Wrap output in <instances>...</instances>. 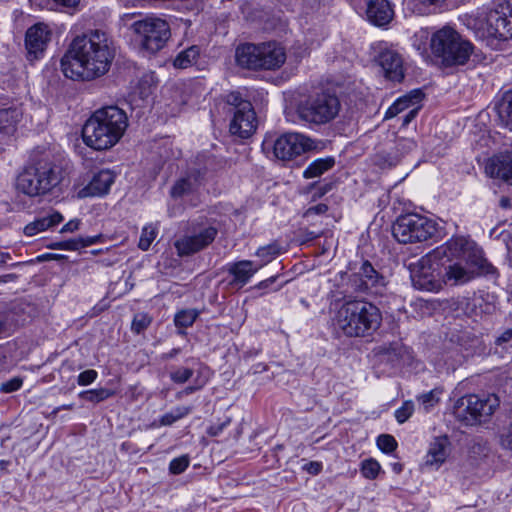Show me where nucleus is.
Returning <instances> with one entry per match:
<instances>
[{
	"label": "nucleus",
	"mask_w": 512,
	"mask_h": 512,
	"mask_svg": "<svg viewBox=\"0 0 512 512\" xmlns=\"http://www.w3.org/2000/svg\"><path fill=\"white\" fill-rule=\"evenodd\" d=\"M114 56L109 36L90 30L73 38L61 59V69L69 79L91 81L109 71Z\"/></svg>",
	"instance_id": "obj_1"
},
{
	"label": "nucleus",
	"mask_w": 512,
	"mask_h": 512,
	"mask_svg": "<svg viewBox=\"0 0 512 512\" xmlns=\"http://www.w3.org/2000/svg\"><path fill=\"white\" fill-rule=\"evenodd\" d=\"M443 281L450 285L465 284L477 276L495 274V267L483 256V251L470 238L452 237L441 246Z\"/></svg>",
	"instance_id": "obj_2"
},
{
	"label": "nucleus",
	"mask_w": 512,
	"mask_h": 512,
	"mask_svg": "<svg viewBox=\"0 0 512 512\" xmlns=\"http://www.w3.org/2000/svg\"><path fill=\"white\" fill-rule=\"evenodd\" d=\"M128 126L126 113L117 106L96 110L82 128L84 143L98 151L108 150L118 143Z\"/></svg>",
	"instance_id": "obj_3"
},
{
	"label": "nucleus",
	"mask_w": 512,
	"mask_h": 512,
	"mask_svg": "<svg viewBox=\"0 0 512 512\" xmlns=\"http://www.w3.org/2000/svg\"><path fill=\"white\" fill-rule=\"evenodd\" d=\"M381 323L379 308L365 300L345 301L333 318L335 328L348 337L371 336Z\"/></svg>",
	"instance_id": "obj_4"
},
{
	"label": "nucleus",
	"mask_w": 512,
	"mask_h": 512,
	"mask_svg": "<svg viewBox=\"0 0 512 512\" xmlns=\"http://www.w3.org/2000/svg\"><path fill=\"white\" fill-rule=\"evenodd\" d=\"M66 176L62 166L44 155L18 176L16 187L23 194L35 197L52 191L65 181Z\"/></svg>",
	"instance_id": "obj_5"
},
{
	"label": "nucleus",
	"mask_w": 512,
	"mask_h": 512,
	"mask_svg": "<svg viewBox=\"0 0 512 512\" xmlns=\"http://www.w3.org/2000/svg\"><path fill=\"white\" fill-rule=\"evenodd\" d=\"M474 28L482 38H512V1L496 0L474 19Z\"/></svg>",
	"instance_id": "obj_6"
},
{
	"label": "nucleus",
	"mask_w": 512,
	"mask_h": 512,
	"mask_svg": "<svg viewBox=\"0 0 512 512\" xmlns=\"http://www.w3.org/2000/svg\"><path fill=\"white\" fill-rule=\"evenodd\" d=\"M431 50L447 66L463 65L469 59L473 46L452 27L444 26L432 34Z\"/></svg>",
	"instance_id": "obj_7"
},
{
	"label": "nucleus",
	"mask_w": 512,
	"mask_h": 512,
	"mask_svg": "<svg viewBox=\"0 0 512 512\" xmlns=\"http://www.w3.org/2000/svg\"><path fill=\"white\" fill-rule=\"evenodd\" d=\"M340 109L341 103L337 95L330 91H322L300 102L297 114L306 123L324 125L334 120Z\"/></svg>",
	"instance_id": "obj_8"
},
{
	"label": "nucleus",
	"mask_w": 512,
	"mask_h": 512,
	"mask_svg": "<svg viewBox=\"0 0 512 512\" xmlns=\"http://www.w3.org/2000/svg\"><path fill=\"white\" fill-rule=\"evenodd\" d=\"M139 47L151 54L163 49L171 37L168 22L159 17H146L133 22L130 26Z\"/></svg>",
	"instance_id": "obj_9"
},
{
	"label": "nucleus",
	"mask_w": 512,
	"mask_h": 512,
	"mask_svg": "<svg viewBox=\"0 0 512 512\" xmlns=\"http://www.w3.org/2000/svg\"><path fill=\"white\" fill-rule=\"evenodd\" d=\"M499 404L500 400L495 394L466 395L456 401L453 413L464 424L474 425L488 421Z\"/></svg>",
	"instance_id": "obj_10"
},
{
	"label": "nucleus",
	"mask_w": 512,
	"mask_h": 512,
	"mask_svg": "<svg viewBox=\"0 0 512 512\" xmlns=\"http://www.w3.org/2000/svg\"><path fill=\"white\" fill-rule=\"evenodd\" d=\"M436 233V222L417 213L400 215L392 226L394 238L403 244L427 241Z\"/></svg>",
	"instance_id": "obj_11"
},
{
	"label": "nucleus",
	"mask_w": 512,
	"mask_h": 512,
	"mask_svg": "<svg viewBox=\"0 0 512 512\" xmlns=\"http://www.w3.org/2000/svg\"><path fill=\"white\" fill-rule=\"evenodd\" d=\"M443 251L440 246L413 265L411 279L415 288L433 291L440 287V280L443 279L442 259L445 256Z\"/></svg>",
	"instance_id": "obj_12"
},
{
	"label": "nucleus",
	"mask_w": 512,
	"mask_h": 512,
	"mask_svg": "<svg viewBox=\"0 0 512 512\" xmlns=\"http://www.w3.org/2000/svg\"><path fill=\"white\" fill-rule=\"evenodd\" d=\"M316 148L315 142L300 133H285L276 140H264L262 149L281 161H290L293 158Z\"/></svg>",
	"instance_id": "obj_13"
},
{
	"label": "nucleus",
	"mask_w": 512,
	"mask_h": 512,
	"mask_svg": "<svg viewBox=\"0 0 512 512\" xmlns=\"http://www.w3.org/2000/svg\"><path fill=\"white\" fill-rule=\"evenodd\" d=\"M217 234V228L212 225L192 224L191 228L175 241L177 254L181 257L195 254L209 246Z\"/></svg>",
	"instance_id": "obj_14"
},
{
	"label": "nucleus",
	"mask_w": 512,
	"mask_h": 512,
	"mask_svg": "<svg viewBox=\"0 0 512 512\" xmlns=\"http://www.w3.org/2000/svg\"><path fill=\"white\" fill-rule=\"evenodd\" d=\"M229 125V132L241 139L250 137L256 130L257 118L251 103H243L240 110L234 111Z\"/></svg>",
	"instance_id": "obj_15"
},
{
	"label": "nucleus",
	"mask_w": 512,
	"mask_h": 512,
	"mask_svg": "<svg viewBox=\"0 0 512 512\" xmlns=\"http://www.w3.org/2000/svg\"><path fill=\"white\" fill-rule=\"evenodd\" d=\"M50 40L51 31L47 25L38 23L30 27L25 36L28 59L32 61L40 58Z\"/></svg>",
	"instance_id": "obj_16"
},
{
	"label": "nucleus",
	"mask_w": 512,
	"mask_h": 512,
	"mask_svg": "<svg viewBox=\"0 0 512 512\" xmlns=\"http://www.w3.org/2000/svg\"><path fill=\"white\" fill-rule=\"evenodd\" d=\"M351 281L354 290L358 292L378 293V288L384 286V278L368 261L362 263L359 271L353 274Z\"/></svg>",
	"instance_id": "obj_17"
},
{
	"label": "nucleus",
	"mask_w": 512,
	"mask_h": 512,
	"mask_svg": "<svg viewBox=\"0 0 512 512\" xmlns=\"http://www.w3.org/2000/svg\"><path fill=\"white\" fill-rule=\"evenodd\" d=\"M377 63L382 68L384 76L394 82H400L404 78L403 58L396 51L388 47H384L379 52Z\"/></svg>",
	"instance_id": "obj_18"
},
{
	"label": "nucleus",
	"mask_w": 512,
	"mask_h": 512,
	"mask_svg": "<svg viewBox=\"0 0 512 512\" xmlns=\"http://www.w3.org/2000/svg\"><path fill=\"white\" fill-rule=\"evenodd\" d=\"M365 12L368 21L378 27L387 26L394 18V10L389 0H366Z\"/></svg>",
	"instance_id": "obj_19"
},
{
	"label": "nucleus",
	"mask_w": 512,
	"mask_h": 512,
	"mask_svg": "<svg viewBox=\"0 0 512 512\" xmlns=\"http://www.w3.org/2000/svg\"><path fill=\"white\" fill-rule=\"evenodd\" d=\"M262 267L250 260H241L227 266V271L232 277L228 285L240 289L246 285L252 276Z\"/></svg>",
	"instance_id": "obj_20"
},
{
	"label": "nucleus",
	"mask_w": 512,
	"mask_h": 512,
	"mask_svg": "<svg viewBox=\"0 0 512 512\" xmlns=\"http://www.w3.org/2000/svg\"><path fill=\"white\" fill-rule=\"evenodd\" d=\"M236 61L239 66L247 69L259 70L263 69L261 62V43H246L237 47Z\"/></svg>",
	"instance_id": "obj_21"
},
{
	"label": "nucleus",
	"mask_w": 512,
	"mask_h": 512,
	"mask_svg": "<svg viewBox=\"0 0 512 512\" xmlns=\"http://www.w3.org/2000/svg\"><path fill=\"white\" fill-rule=\"evenodd\" d=\"M115 176L110 170L95 174L89 184L79 191V197L101 196L106 194L114 183Z\"/></svg>",
	"instance_id": "obj_22"
},
{
	"label": "nucleus",
	"mask_w": 512,
	"mask_h": 512,
	"mask_svg": "<svg viewBox=\"0 0 512 512\" xmlns=\"http://www.w3.org/2000/svg\"><path fill=\"white\" fill-rule=\"evenodd\" d=\"M286 60L285 49L276 42L261 43V62L263 70L280 68Z\"/></svg>",
	"instance_id": "obj_23"
},
{
	"label": "nucleus",
	"mask_w": 512,
	"mask_h": 512,
	"mask_svg": "<svg viewBox=\"0 0 512 512\" xmlns=\"http://www.w3.org/2000/svg\"><path fill=\"white\" fill-rule=\"evenodd\" d=\"M486 172L495 178L512 184V154L492 158L486 166Z\"/></svg>",
	"instance_id": "obj_24"
},
{
	"label": "nucleus",
	"mask_w": 512,
	"mask_h": 512,
	"mask_svg": "<svg viewBox=\"0 0 512 512\" xmlns=\"http://www.w3.org/2000/svg\"><path fill=\"white\" fill-rule=\"evenodd\" d=\"M450 442L446 436L435 438L427 451L425 465L438 468L448 457Z\"/></svg>",
	"instance_id": "obj_25"
},
{
	"label": "nucleus",
	"mask_w": 512,
	"mask_h": 512,
	"mask_svg": "<svg viewBox=\"0 0 512 512\" xmlns=\"http://www.w3.org/2000/svg\"><path fill=\"white\" fill-rule=\"evenodd\" d=\"M423 97L424 94L419 89L413 90L407 95L400 97L388 108L385 114V118H393L404 110L410 109L411 107L419 104Z\"/></svg>",
	"instance_id": "obj_26"
},
{
	"label": "nucleus",
	"mask_w": 512,
	"mask_h": 512,
	"mask_svg": "<svg viewBox=\"0 0 512 512\" xmlns=\"http://www.w3.org/2000/svg\"><path fill=\"white\" fill-rule=\"evenodd\" d=\"M63 221V216L59 212L45 215L35 219L33 222L27 224L24 228V233L27 236H34L39 232L45 231Z\"/></svg>",
	"instance_id": "obj_27"
},
{
	"label": "nucleus",
	"mask_w": 512,
	"mask_h": 512,
	"mask_svg": "<svg viewBox=\"0 0 512 512\" xmlns=\"http://www.w3.org/2000/svg\"><path fill=\"white\" fill-rule=\"evenodd\" d=\"M100 238H101V235L87 236V237L80 236L77 238L52 243L48 247L51 249L75 251V250L86 248L93 244L98 243Z\"/></svg>",
	"instance_id": "obj_28"
},
{
	"label": "nucleus",
	"mask_w": 512,
	"mask_h": 512,
	"mask_svg": "<svg viewBox=\"0 0 512 512\" xmlns=\"http://www.w3.org/2000/svg\"><path fill=\"white\" fill-rule=\"evenodd\" d=\"M199 184V175L198 174H188L186 177H183L176 181V183L171 188V196L172 197H182L193 190Z\"/></svg>",
	"instance_id": "obj_29"
},
{
	"label": "nucleus",
	"mask_w": 512,
	"mask_h": 512,
	"mask_svg": "<svg viewBox=\"0 0 512 512\" xmlns=\"http://www.w3.org/2000/svg\"><path fill=\"white\" fill-rule=\"evenodd\" d=\"M200 56V47L193 45L177 54L173 65L179 69H185L195 64Z\"/></svg>",
	"instance_id": "obj_30"
},
{
	"label": "nucleus",
	"mask_w": 512,
	"mask_h": 512,
	"mask_svg": "<svg viewBox=\"0 0 512 512\" xmlns=\"http://www.w3.org/2000/svg\"><path fill=\"white\" fill-rule=\"evenodd\" d=\"M335 165L333 157L319 158L313 161L304 171L303 176L311 179L321 176Z\"/></svg>",
	"instance_id": "obj_31"
},
{
	"label": "nucleus",
	"mask_w": 512,
	"mask_h": 512,
	"mask_svg": "<svg viewBox=\"0 0 512 512\" xmlns=\"http://www.w3.org/2000/svg\"><path fill=\"white\" fill-rule=\"evenodd\" d=\"M115 391L107 388H98L82 391L79 393V397L83 398L92 403L102 402L112 396H114Z\"/></svg>",
	"instance_id": "obj_32"
},
{
	"label": "nucleus",
	"mask_w": 512,
	"mask_h": 512,
	"mask_svg": "<svg viewBox=\"0 0 512 512\" xmlns=\"http://www.w3.org/2000/svg\"><path fill=\"white\" fill-rule=\"evenodd\" d=\"M198 316L199 312L195 309L181 310L174 317L175 326L182 329L188 328L193 325Z\"/></svg>",
	"instance_id": "obj_33"
},
{
	"label": "nucleus",
	"mask_w": 512,
	"mask_h": 512,
	"mask_svg": "<svg viewBox=\"0 0 512 512\" xmlns=\"http://www.w3.org/2000/svg\"><path fill=\"white\" fill-rule=\"evenodd\" d=\"M20 112L15 108L0 109V130H8L19 121Z\"/></svg>",
	"instance_id": "obj_34"
},
{
	"label": "nucleus",
	"mask_w": 512,
	"mask_h": 512,
	"mask_svg": "<svg viewBox=\"0 0 512 512\" xmlns=\"http://www.w3.org/2000/svg\"><path fill=\"white\" fill-rule=\"evenodd\" d=\"M499 116L512 129V92H506L499 106Z\"/></svg>",
	"instance_id": "obj_35"
},
{
	"label": "nucleus",
	"mask_w": 512,
	"mask_h": 512,
	"mask_svg": "<svg viewBox=\"0 0 512 512\" xmlns=\"http://www.w3.org/2000/svg\"><path fill=\"white\" fill-rule=\"evenodd\" d=\"M190 413L189 407H177L160 418V424L169 426Z\"/></svg>",
	"instance_id": "obj_36"
},
{
	"label": "nucleus",
	"mask_w": 512,
	"mask_h": 512,
	"mask_svg": "<svg viewBox=\"0 0 512 512\" xmlns=\"http://www.w3.org/2000/svg\"><path fill=\"white\" fill-rule=\"evenodd\" d=\"M280 253V248L276 243L269 244L267 246L260 247L256 255L262 259V267L272 261Z\"/></svg>",
	"instance_id": "obj_37"
},
{
	"label": "nucleus",
	"mask_w": 512,
	"mask_h": 512,
	"mask_svg": "<svg viewBox=\"0 0 512 512\" xmlns=\"http://www.w3.org/2000/svg\"><path fill=\"white\" fill-rule=\"evenodd\" d=\"M152 323V317L147 313H137L132 321L131 330L135 334L145 331Z\"/></svg>",
	"instance_id": "obj_38"
},
{
	"label": "nucleus",
	"mask_w": 512,
	"mask_h": 512,
	"mask_svg": "<svg viewBox=\"0 0 512 512\" xmlns=\"http://www.w3.org/2000/svg\"><path fill=\"white\" fill-rule=\"evenodd\" d=\"M380 470L381 466L375 459H366L361 463V473L367 479H375Z\"/></svg>",
	"instance_id": "obj_39"
},
{
	"label": "nucleus",
	"mask_w": 512,
	"mask_h": 512,
	"mask_svg": "<svg viewBox=\"0 0 512 512\" xmlns=\"http://www.w3.org/2000/svg\"><path fill=\"white\" fill-rule=\"evenodd\" d=\"M156 235H157V231H156L155 228H153L150 225L149 226H145L142 229L138 247L141 250H143V251L148 250L150 245H151V243L156 238Z\"/></svg>",
	"instance_id": "obj_40"
},
{
	"label": "nucleus",
	"mask_w": 512,
	"mask_h": 512,
	"mask_svg": "<svg viewBox=\"0 0 512 512\" xmlns=\"http://www.w3.org/2000/svg\"><path fill=\"white\" fill-rule=\"evenodd\" d=\"M416 3L413 7V12L419 15L431 13V6H440L446 0H414Z\"/></svg>",
	"instance_id": "obj_41"
},
{
	"label": "nucleus",
	"mask_w": 512,
	"mask_h": 512,
	"mask_svg": "<svg viewBox=\"0 0 512 512\" xmlns=\"http://www.w3.org/2000/svg\"><path fill=\"white\" fill-rule=\"evenodd\" d=\"M189 463L190 459L188 455L174 458L169 464V472L173 475H179L188 468Z\"/></svg>",
	"instance_id": "obj_42"
},
{
	"label": "nucleus",
	"mask_w": 512,
	"mask_h": 512,
	"mask_svg": "<svg viewBox=\"0 0 512 512\" xmlns=\"http://www.w3.org/2000/svg\"><path fill=\"white\" fill-rule=\"evenodd\" d=\"M431 40L430 33L428 29L422 28L419 31L415 32L412 37L413 46L420 52L426 51V44L428 40Z\"/></svg>",
	"instance_id": "obj_43"
},
{
	"label": "nucleus",
	"mask_w": 512,
	"mask_h": 512,
	"mask_svg": "<svg viewBox=\"0 0 512 512\" xmlns=\"http://www.w3.org/2000/svg\"><path fill=\"white\" fill-rule=\"evenodd\" d=\"M499 445L504 450L512 451V418L499 433Z\"/></svg>",
	"instance_id": "obj_44"
},
{
	"label": "nucleus",
	"mask_w": 512,
	"mask_h": 512,
	"mask_svg": "<svg viewBox=\"0 0 512 512\" xmlns=\"http://www.w3.org/2000/svg\"><path fill=\"white\" fill-rule=\"evenodd\" d=\"M377 446L384 453H391L397 448V442L392 435L382 434L377 438Z\"/></svg>",
	"instance_id": "obj_45"
},
{
	"label": "nucleus",
	"mask_w": 512,
	"mask_h": 512,
	"mask_svg": "<svg viewBox=\"0 0 512 512\" xmlns=\"http://www.w3.org/2000/svg\"><path fill=\"white\" fill-rule=\"evenodd\" d=\"M226 104L230 107L228 112L231 114L236 110H240L243 103H251L241 97L239 92H230L225 97Z\"/></svg>",
	"instance_id": "obj_46"
},
{
	"label": "nucleus",
	"mask_w": 512,
	"mask_h": 512,
	"mask_svg": "<svg viewBox=\"0 0 512 512\" xmlns=\"http://www.w3.org/2000/svg\"><path fill=\"white\" fill-rule=\"evenodd\" d=\"M414 411V404L412 401H405L403 405L395 411V418L398 423L406 422Z\"/></svg>",
	"instance_id": "obj_47"
},
{
	"label": "nucleus",
	"mask_w": 512,
	"mask_h": 512,
	"mask_svg": "<svg viewBox=\"0 0 512 512\" xmlns=\"http://www.w3.org/2000/svg\"><path fill=\"white\" fill-rule=\"evenodd\" d=\"M193 376V370L190 368L180 367L171 372L170 378L174 383L183 384Z\"/></svg>",
	"instance_id": "obj_48"
},
{
	"label": "nucleus",
	"mask_w": 512,
	"mask_h": 512,
	"mask_svg": "<svg viewBox=\"0 0 512 512\" xmlns=\"http://www.w3.org/2000/svg\"><path fill=\"white\" fill-rule=\"evenodd\" d=\"M417 400L420 402L426 412L439 402V398L436 395V390H431L418 396Z\"/></svg>",
	"instance_id": "obj_49"
},
{
	"label": "nucleus",
	"mask_w": 512,
	"mask_h": 512,
	"mask_svg": "<svg viewBox=\"0 0 512 512\" xmlns=\"http://www.w3.org/2000/svg\"><path fill=\"white\" fill-rule=\"evenodd\" d=\"M416 148V144L412 139L400 138L395 144V149L400 156H403Z\"/></svg>",
	"instance_id": "obj_50"
},
{
	"label": "nucleus",
	"mask_w": 512,
	"mask_h": 512,
	"mask_svg": "<svg viewBox=\"0 0 512 512\" xmlns=\"http://www.w3.org/2000/svg\"><path fill=\"white\" fill-rule=\"evenodd\" d=\"M98 373L96 370L88 369L83 372H81L78 375L77 383L80 386H87L91 383H93L97 379Z\"/></svg>",
	"instance_id": "obj_51"
},
{
	"label": "nucleus",
	"mask_w": 512,
	"mask_h": 512,
	"mask_svg": "<svg viewBox=\"0 0 512 512\" xmlns=\"http://www.w3.org/2000/svg\"><path fill=\"white\" fill-rule=\"evenodd\" d=\"M23 380L20 377H14L1 384L0 391L4 393H11L21 388Z\"/></svg>",
	"instance_id": "obj_52"
},
{
	"label": "nucleus",
	"mask_w": 512,
	"mask_h": 512,
	"mask_svg": "<svg viewBox=\"0 0 512 512\" xmlns=\"http://www.w3.org/2000/svg\"><path fill=\"white\" fill-rule=\"evenodd\" d=\"M495 344L504 350L512 348V329H507L496 338Z\"/></svg>",
	"instance_id": "obj_53"
},
{
	"label": "nucleus",
	"mask_w": 512,
	"mask_h": 512,
	"mask_svg": "<svg viewBox=\"0 0 512 512\" xmlns=\"http://www.w3.org/2000/svg\"><path fill=\"white\" fill-rule=\"evenodd\" d=\"M230 422L231 419L226 417L225 420H223L221 423L211 425L207 430V434L213 437L220 435L222 431L230 424Z\"/></svg>",
	"instance_id": "obj_54"
},
{
	"label": "nucleus",
	"mask_w": 512,
	"mask_h": 512,
	"mask_svg": "<svg viewBox=\"0 0 512 512\" xmlns=\"http://www.w3.org/2000/svg\"><path fill=\"white\" fill-rule=\"evenodd\" d=\"M419 109H420L419 104L411 107L409 109V111L403 116L402 126H407L416 117Z\"/></svg>",
	"instance_id": "obj_55"
},
{
	"label": "nucleus",
	"mask_w": 512,
	"mask_h": 512,
	"mask_svg": "<svg viewBox=\"0 0 512 512\" xmlns=\"http://www.w3.org/2000/svg\"><path fill=\"white\" fill-rule=\"evenodd\" d=\"M79 225H80V220L78 219H73V220H70L69 222H67L62 228H61V233H66V232H74L76 230L79 229Z\"/></svg>",
	"instance_id": "obj_56"
},
{
	"label": "nucleus",
	"mask_w": 512,
	"mask_h": 512,
	"mask_svg": "<svg viewBox=\"0 0 512 512\" xmlns=\"http://www.w3.org/2000/svg\"><path fill=\"white\" fill-rule=\"evenodd\" d=\"M327 210H328V206L326 204L320 203V204H317L315 206L308 208V210L306 211V215L324 214L327 212Z\"/></svg>",
	"instance_id": "obj_57"
},
{
	"label": "nucleus",
	"mask_w": 512,
	"mask_h": 512,
	"mask_svg": "<svg viewBox=\"0 0 512 512\" xmlns=\"http://www.w3.org/2000/svg\"><path fill=\"white\" fill-rule=\"evenodd\" d=\"M305 470L312 475H317L322 470V464L316 461H311L305 466Z\"/></svg>",
	"instance_id": "obj_58"
},
{
	"label": "nucleus",
	"mask_w": 512,
	"mask_h": 512,
	"mask_svg": "<svg viewBox=\"0 0 512 512\" xmlns=\"http://www.w3.org/2000/svg\"><path fill=\"white\" fill-rule=\"evenodd\" d=\"M55 3L65 7H75L79 4L80 0H54Z\"/></svg>",
	"instance_id": "obj_59"
},
{
	"label": "nucleus",
	"mask_w": 512,
	"mask_h": 512,
	"mask_svg": "<svg viewBox=\"0 0 512 512\" xmlns=\"http://www.w3.org/2000/svg\"><path fill=\"white\" fill-rule=\"evenodd\" d=\"M180 352H181L180 348H173L168 353L163 354L162 358L165 360L172 359V358L176 357Z\"/></svg>",
	"instance_id": "obj_60"
},
{
	"label": "nucleus",
	"mask_w": 512,
	"mask_h": 512,
	"mask_svg": "<svg viewBox=\"0 0 512 512\" xmlns=\"http://www.w3.org/2000/svg\"><path fill=\"white\" fill-rule=\"evenodd\" d=\"M499 205L503 209H509L512 206L510 198L506 196L501 197Z\"/></svg>",
	"instance_id": "obj_61"
},
{
	"label": "nucleus",
	"mask_w": 512,
	"mask_h": 512,
	"mask_svg": "<svg viewBox=\"0 0 512 512\" xmlns=\"http://www.w3.org/2000/svg\"><path fill=\"white\" fill-rule=\"evenodd\" d=\"M276 280V277L272 276L264 281H261L259 284H258V288L260 289H263V288H266L268 287L271 283H273L274 281Z\"/></svg>",
	"instance_id": "obj_62"
},
{
	"label": "nucleus",
	"mask_w": 512,
	"mask_h": 512,
	"mask_svg": "<svg viewBox=\"0 0 512 512\" xmlns=\"http://www.w3.org/2000/svg\"><path fill=\"white\" fill-rule=\"evenodd\" d=\"M74 408V404L71 403V404H65V405H62V406H59L57 408H55L53 410V414H57L60 410L62 409H65V410H72Z\"/></svg>",
	"instance_id": "obj_63"
},
{
	"label": "nucleus",
	"mask_w": 512,
	"mask_h": 512,
	"mask_svg": "<svg viewBox=\"0 0 512 512\" xmlns=\"http://www.w3.org/2000/svg\"><path fill=\"white\" fill-rule=\"evenodd\" d=\"M391 467H392L393 472H395L396 474H400L402 472V470H403V465L401 463H398V462L393 463L391 465Z\"/></svg>",
	"instance_id": "obj_64"
}]
</instances>
